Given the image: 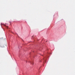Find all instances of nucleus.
<instances>
[{
	"instance_id": "f257e3e1",
	"label": "nucleus",
	"mask_w": 75,
	"mask_h": 75,
	"mask_svg": "<svg viewBox=\"0 0 75 75\" xmlns=\"http://www.w3.org/2000/svg\"><path fill=\"white\" fill-rule=\"evenodd\" d=\"M6 28H8V26H6Z\"/></svg>"
},
{
	"instance_id": "f03ea898",
	"label": "nucleus",
	"mask_w": 75,
	"mask_h": 75,
	"mask_svg": "<svg viewBox=\"0 0 75 75\" xmlns=\"http://www.w3.org/2000/svg\"><path fill=\"white\" fill-rule=\"evenodd\" d=\"M33 63V62H32V63L31 64H32Z\"/></svg>"
},
{
	"instance_id": "7ed1b4c3",
	"label": "nucleus",
	"mask_w": 75,
	"mask_h": 75,
	"mask_svg": "<svg viewBox=\"0 0 75 75\" xmlns=\"http://www.w3.org/2000/svg\"><path fill=\"white\" fill-rule=\"evenodd\" d=\"M32 37H33V36H32Z\"/></svg>"
}]
</instances>
